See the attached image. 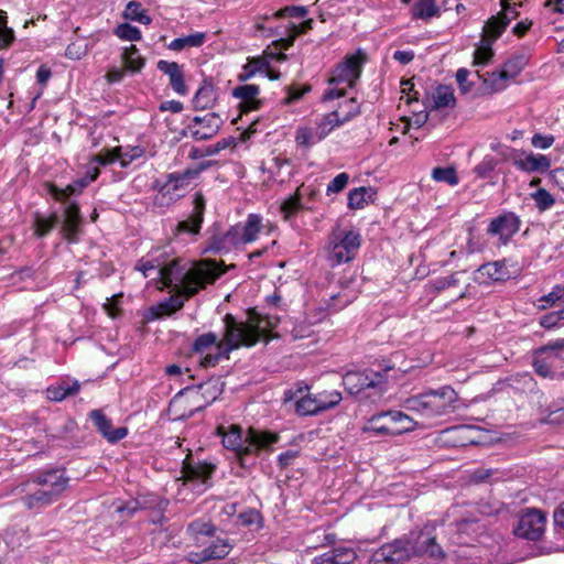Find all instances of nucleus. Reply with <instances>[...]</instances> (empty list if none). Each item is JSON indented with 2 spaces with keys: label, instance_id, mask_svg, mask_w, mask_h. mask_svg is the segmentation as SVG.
<instances>
[{
  "label": "nucleus",
  "instance_id": "obj_4",
  "mask_svg": "<svg viewBox=\"0 0 564 564\" xmlns=\"http://www.w3.org/2000/svg\"><path fill=\"white\" fill-rule=\"evenodd\" d=\"M457 399L452 387L443 386L408 398L404 408L424 417H438L451 413Z\"/></svg>",
  "mask_w": 564,
  "mask_h": 564
},
{
  "label": "nucleus",
  "instance_id": "obj_33",
  "mask_svg": "<svg viewBox=\"0 0 564 564\" xmlns=\"http://www.w3.org/2000/svg\"><path fill=\"white\" fill-rule=\"evenodd\" d=\"M225 343V337L223 338L221 341H218V336L213 333V332H209V333H205L203 335H199L193 343V346H192V349L194 352H197V354H205L207 352L210 348H215L217 350V352L215 355H218L220 352V349H219V346L221 344ZM210 354H206L202 359H200V365L203 367H208L207 365H205V358L208 357Z\"/></svg>",
  "mask_w": 564,
  "mask_h": 564
},
{
  "label": "nucleus",
  "instance_id": "obj_19",
  "mask_svg": "<svg viewBox=\"0 0 564 564\" xmlns=\"http://www.w3.org/2000/svg\"><path fill=\"white\" fill-rule=\"evenodd\" d=\"M210 165L209 162H202L197 167L186 169L183 172H174L167 175V180L162 187L166 193L185 191L194 183L199 174Z\"/></svg>",
  "mask_w": 564,
  "mask_h": 564
},
{
  "label": "nucleus",
  "instance_id": "obj_57",
  "mask_svg": "<svg viewBox=\"0 0 564 564\" xmlns=\"http://www.w3.org/2000/svg\"><path fill=\"white\" fill-rule=\"evenodd\" d=\"M383 413L386 421H388L389 424H392V426H399L400 423L408 422L409 425H412V430L414 429L413 420L405 413L401 411H387Z\"/></svg>",
  "mask_w": 564,
  "mask_h": 564
},
{
  "label": "nucleus",
  "instance_id": "obj_9",
  "mask_svg": "<svg viewBox=\"0 0 564 564\" xmlns=\"http://www.w3.org/2000/svg\"><path fill=\"white\" fill-rule=\"evenodd\" d=\"M564 338L556 339L547 345L539 348L533 359V368L535 372L547 379H554L561 372L564 358Z\"/></svg>",
  "mask_w": 564,
  "mask_h": 564
},
{
  "label": "nucleus",
  "instance_id": "obj_22",
  "mask_svg": "<svg viewBox=\"0 0 564 564\" xmlns=\"http://www.w3.org/2000/svg\"><path fill=\"white\" fill-rule=\"evenodd\" d=\"M511 159L512 164L524 173H544L551 167V160L544 154L518 152Z\"/></svg>",
  "mask_w": 564,
  "mask_h": 564
},
{
  "label": "nucleus",
  "instance_id": "obj_45",
  "mask_svg": "<svg viewBox=\"0 0 564 564\" xmlns=\"http://www.w3.org/2000/svg\"><path fill=\"white\" fill-rule=\"evenodd\" d=\"M15 41V34L12 28L8 26V15L4 10H0V51L9 48Z\"/></svg>",
  "mask_w": 564,
  "mask_h": 564
},
{
  "label": "nucleus",
  "instance_id": "obj_53",
  "mask_svg": "<svg viewBox=\"0 0 564 564\" xmlns=\"http://www.w3.org/2000/svg\"><path fill=\"white\" fill-rule=\"evenodd\" d=\"M562 321H564V308L543 315L540 318V325L550 329L562 325Z\"/></svg>",
  "mask_w": 564,
  "mask_h": 564
},
{
  "label": "nucleus",
  "instance_id": "obj_18",
  "mask_svg": "<svg viewBox=\"0 0 564 564\" xmlns=\"http://www.w3.org/2000/svg\"><path fill=\"white\" fill-rule=\"evenodd\" d=\"M501 12L490 18L485 26L484 32L491 40H497L509 23L518 17L517 3L510 4L508 0H500Z\"/></svg>",
  "mask_w": 564,
  "mask_h": 564
},
{
  "label": "nucleus",
  "instance_id": "obj_37",
  "mask_svg": "<svg viewBox=\"0 0 564 564\" xmlns=\"http://www.w3.org/2000/svg\"><path fill=\"white\" fill-rule=\"evenodd\" d=\"M441 9L435 0H417L412 7V18L427 21L434 17H440Z\"/></svg>",
  "mask_w": 564,
  "mask_h": 564
},
{
  "label": "nucleus",
  "instance_id": "obj_15",
  "mask_svg": "<svg viewBox=\"0 0 564 564\" xmlns=\"http://www.w3.org/2000/svg\"><path fill=\"white\" fill-rule=\"evenodd\" d=\"M520 225V218L514 213L505 212L490 220L487 234L498 237L499 243L507 246L519 231Z\"/></svg>",
  "mask_w": 564,
  "mask_h": 564
},
{
  "label": "nucleus",
  "instance_id": "obj_2",
  "mask_svg": "<svg viewBox=\"0 0 564 564\" xmlns=\"http://www.w3.org/2000/svg\"><path fill=\"white\" fill-rule=\"evenodd\" d=\"M279 324V317L273 315H260L256 311L248 314L245 322H239L231 314L224 317L225 343L219 346L218 355H209L205 358V365L216 366L221 359H229V354L242 346H254L262 336Z\"/></svg>",
  "mask_w": 564,
  "mask_h": 564
},
{
  "label": "nucleus",
  "instance_id": "obj_10",
  "mask_svg": "<svg viewBox=\"0 0 564 564\" xmlns=\"http://www.w3.org/2000/svg\"><path fill=\"white\" fill-rule=\"evenodd\" d=\"M64 469H47L37 475V505L55 501L68 485Z\"/></svg>",
  "mask_w": 564,
  "mask_h": 564
},
{
  "label": "nucleus",
  "instance_id": "obj_41",
  "mask_svg": "<svg viewBox=\"0 0 564 564\" xmlns=\"http://www.w3.org/2000/svg\"><path fill=\"white\" fill-rule=\"evenodd\" d=\"M301 200L302 194L301 187H299L293 195H290L282 202L280 210L285 220H290L293 216L297 214L299 210L303 208Z\"/></svg>",
  "mask_w": 564,
  "mask_h": 564
},
{
  "label": "nucleus",
  "instance_id": "obj_30",
  "mask_svg": "<svg viewBox=\"0 0 564 564\" xmlns=\"http://www.w3.org/2000/svg\"><path fill=\"white\" fill-rule=\"evenodd\" d=\"M362 431L365 433H372L377 436H394L412 431V425L392 426V424H389L388 421H386L384 413L381 412L372 415L364 426Z\"/></svg>",
  "mask_w": 564,
  "mask_h": 564
},
{
  "label": "nucleus",
  "instance_id": "obj_46",
  "mask_svg": "<svg viewBox=\"0 0 564 564\" xmlns=\"http://www.w3.org/2000/svg\"><path fill=\"white\" fill-rule=\"evenodd\" d=\"M557 302H564V284H556L551 292L538 300V308L546 310L554 306Z\"/></svg>",
  "mask_w": 564,
  "mask_h": 564
},
{
  "label": "nucleus",
  "instance_id": "obj_60",
  "mask_svg": "<svg viewBox=\"0 0 564 564\" xmlns=\"http://www.w3.org/2000/svg\"><path fill=\"white\" fill-rule=\"evenodd\" d=\"M470 72L467 68H458L456 72V82L458 87L463 94H468L471 91L474 84L468 80Z\"/></svg>",
  "mask_w": 564,
  "mask_h": 564
},
{
  "label": "nucleus",
  "instance_id": "obj_55",
  "mask_svg": "<svg viewBox=\"0 0 564 564\" xmlns=\"http://www.w3.org/2000/svg\"><path fill=\"white\" fill-rule=\"evenodd\" d=\"M349 175L346 172L337 174L327 185L326 194H337L341 192L348 184Z\"/></svg>",
  "mask_w": 564,
  "mask_h": 564
},
{
  "label": "nucleus",
  "instance_id": "obj_32",
  "mask_svg": "<svg viewBox=\"0 0 564 564\" xmlns=\"http://www.w3.org/2000/svg\"><path fill=\"white\" fill-rule=\"evenodd\" d=\"M79 390L80 383L78 380H62L46 389V398L51 401L59 402L67 397L77 394Z\"/></svg>",
  "mask_w": 564,
  "mask_h": 564
},
{
  "label": "nucleus",
  "instance_id": "obj_42",
  "mask_svg": "<svg viewBox=\"0 0 564 564\" xmlns=\"http://www.w3.org/2000/svg\"><path fill=\"white\" fill-rule=\"evenodd\" d=\"M215 531V525L203 519L195 520L187 527V533L196 541H198L200 536H213Z\"/></svg>",
  "mask_w": 564,
  "mask_h": 564
},
{
  "label": "nucleus",
  "instance_id": "obj_48",
  "mask_svg": "<svg viewBox=\"0 0 564 564\" xmlns=\"http://www.w3.org/2000/svg\"><path fill=\"white\" fill-rule=\"evenodd\" d=\"M113 34L120 40L137 42L142 39L141 31L129 23H121L115 30Z\"/></svg>",
  "mask_w": 564,
  "mask_h": 564
},
{
  "label": "nucleus",
  "instance_id": "obj_34",
  "mask_svg": "<svg viewBox=\"0 0 564 564\" xmlns=\"http://www.w3.org/2000/svg\"><path fill=\"white\" fill-rule=\"evenodd\" d=\"M478 272L486 278L481 281L482 283L503 281L509 276L505 260L485 263L478 268Z\"/></svg>",
  "mask_w": 564,
  "mask_h": 564
},
{
  "label": "nucleus",
  "instance_id": "obj_6",
  "mask_svg": "<svg viewBox=\"0 0 564 564\" xmlns=\"http://www.w3.org/2000/svg\"><path fill=\"white\" fill-rule=\"evenodd\" d=\"M262 228V217L250 214L245 223L230 227L225 234L214 237L212 247L218 252H228L239 246L253 242Z\"/></svg>",
  "mask_w": 564,
  "mask_h": 564
},
{
  "label": "nucleus",
  "instance_id": "obj_63",
  "mask_svg": "<svg viewBox=\"0 0 564 564\" xmlns=\"http://www.w3.org/2000/svg\"><path fill=\"white\" fill-rule=\"evenodd\" d=\"M498 471L491 468H478L471 474V480L476 484L488 482Z\"/></svg>",
  "mask_w": 564,
  "mask_h": 564
},
{
  "label": "nucleus",
  "instance_id": "obj_59",
  "mask_svg": "<svg viewBox=\"0 0 564 564\" xmlns=\"http://www.w3.org/2000/svg\"><path fill=\"white\" fill-rule=\"evenodd\" d=\"M323 119L326 121V124L330 127L332 130H334L337 127L343 126L344 123L349 121V116L346 112L341 111H332L323 117Z\"/></svg>",
  "mask_w": 564,
  "mask_h": 564
},
{
  "label": "nucleus",
  "instance_id": "obj_21",
  "mask_svg": "<svg viewBox=\"0 0 564 564\" xmlns=\"http://www.w3.org/2000/svg\"><path fill=\"white\" fill-rule=\"evenodd\" d=\"M221 120L215 112L196 116L192 119L188 129L196 140H208L219 130Z\"/></svg>",
  "mask_w": 564,
  "mask_h": 564
},
{
  "label": "nucleus",
  "instance_id": "obj_14",
  "mask_svg": "<svg viewBox=\"0 0 564 564\" xmlns=\"http://www.w3.org/2000/svg\"><path fill=\"white\" fill-rule=\"evenodd\" d=\"M527 64L528 57L524 54L512 56L503 63L500 70L492 72L485 83L495 91L503 90L507 82L517 77Z\"/></svg>",
  "mask_w": 564,
  "mask_h": 564
},
{
  "label": "nucleus",
  "instance_id": "obj_54",
  "mask_svg": "<svg viewBox=\"0 0 564 564\" xmlns=\"http://www.w3.org/2000/svg\"><path fill=\"white\" fill-rule=\"evenodd\" d=\"M308 10L304 6H289L275 12L276 18H296L302 19L307 14Z\"/></svg>",
  "mask_w": 564,
  "mask_h": 564
},
{
  "label": "nucleus",
  "instance_id": "obj_35",
  "mask_svg": "<svg viewBox=\"0 0 564 564\" xmlns=\"http://www.w3.org/2000/svg\"><path fill=\"white\" fill-rule=\"evenodd\" d=\"M270 67L269 61L263 56L248 57L247 64L242 66V70L238 74L239 82H247L258 73H264Z\"/></svg>",
  "mask_w": 564,
  "mask_h": 564
},
{
  "label": "nucleus",
  "instance_id": "obj_40",
  "mask_svg": "<svg viewBox=\"0 0 564 564\" xmlns=\"http://www.w3.org/2000/svg\"><path fill=\"white\" fill-rule=\"evenodd\" d=\"M216 100V91L212 85L199 87L193 98V106L196 110H205L213 107Z\"/></svg>",
  "mask_w": 564,
  "mask_h": 564
},
{
  "label": "nucleus",
  "instance_id": "obj_36",
  "mask_svg": "<svg viewBox=\"0 0 564 564\" xmlns=\"http://www.w3.org/2000/svg\"><path fill=\"white\" fill-rule=\"evenodd\" d=\"M79 225H80L79 208L76 205H70L66 209L65 220H64V225H63V230L65 232V237L69 242H75L77 240Z\"/></svg>",
  "mask_w": 564,
  "mask_h": 564
},
{
  "label": "nucleus",
  "instance_id": "obj_28",
  "mask_svg": "<svg viewBox=\"0 0 564 564\" xmlns=\"http://www.w3.org/2000/svg\"><path fill=\"white\" fill-rule=\"evenodd\" d=\"M156 67L163 74L169 76V84L177 95L185 96L188 94V88L184 78V70L178 63L160 59Z\"/></svg>",
  "mask_w": 564,
  "mask_h": 564
},
{
  "label": "nucleus",
  "instance_id": "obj_44",
  "mask_svg": "<svg viewBox=\"0 0 564 564\" xmlns=\"http://www.w3.org/2000/svg\"><path fill=\"white\" fill-rule=\"evenodd\" d=\"M118 152V161L121 167H128L133 161L142 158L144 155V149L142 147H117Z\"/></svg>",
  "mask_w": 564,
  "mask_h": 564
},
{
  "label": "nucleus",
  "instance_id": "obj_23",
  "mask_svg": "<svg viewBox=\"0 0 564 564\" xmlns=\"http://www.w3.org/2000/svg\"><path fill=\"white\" fill-rule=\"evenodd\" d=\"M232 549L228 539H216L200 552H189L187 558L195 564L226 557Z\"/></svg>",
  "mask_w": 564,
  "mask_h": 564
},
{
  "label": "nucleus",
  "instance_id": "obj_58",
  "mask_svg": "<svg viewBox=\"0 0 564 564\" xmlns=\"http://www.w3.org/2000/svg\"><path fill=\"white\" fill-rule=\"evenodd\" d=\"M323 119L326 121V124L330 127L332 130H334L337 127L343 126L344 123L349 121V116L346 112L341 111H332L323 117Z\"/></svg>",
  "mask_w": 564,
  "mask_h": 564
},
{
  "label": "nucleus",
  "instance_id": "obj_31",
  "mask_svg": "<svg viewBox=\"0 0 564 564\" xmlns=\"http://www.w3.org/2000/svg\"><path fill=\"white\" fill-rule=\"evenodd\" d=\"M356 553L348 547H336L313 560V564H352Z\"/></svg>",
  "mask_w": 564,
  "mask_h": 564
},
{
  "label": "nucleus",
  "instance_id": "obj_17",
  "mask_svg": "<svg viewBox=\"0 0 564 564\" xmlns=\"http://www.w3.org/2000/svg\"><path fill=\"white\" fill-rule=\"evenodd\" d=\"M99 167L96 165H89L86 170V173L83 177L77 178L72 184L67 185L65 188H58L54 184L45 183L44 187L47 193L52 195L57 200H63L72 195L80 193L86 186L97 180L99 176Z\"/></svg>",
  "mask_w": 564,
  "mask_h": 564
},
{
  "label": "nucleus",
  "instance_id": "obj_25",
  "mask_svg": "<svg viewBox=\"0 0 564 564\" xmlns=\"http://www.w3.org/2000/svg\"><path fill=\"white\" fill-rule=\"evenodd\" d=\"M423 105L430 110L454 108L456 105L454 89L447 85H438L425 96Z\"/></svg>",
  "mask_w": 564,
  "mask_h": 564
},
{
  "label": "nucleus",
  "instance_id": "obj_61",
  "mask_svg": "<svg viewBox=\"0 0 564 564\" xmlns=\"http://www.w3.org/2000/svg\"><path fill=\"white\" fill-rule=\"evenodd\" d=\"M492 55L494 53L489 45H484L476 48L474 53V65H487L490 62Z\"/></svg>",
  "mask_w": 564,
  "mask_h": 564
},
{
  "label": "nucleus",
  "instance_id": "obj_3",
  "mask_svg": "<svg viewBox=\"0 0 564 564\" xmlns=\"http://www.w3.org/2000/svg\"><path fill=\"white\" fill-rule=\"evenodd\" d=\"M218 434L223 437V444L227 449L237 454L240 458L256 455L260 451H269L279 441L276 433L249 427L245 433L238 425L228 429L218 427Z\"/></svg>",
  "mask_w": 564,
  "mask_h": 564
},
{
  "label": "nucleus",
  "instance_id": "obj_16",
  "mask_svg": "<svg viewBox=\"0 0 564 564\" xmlns=\"http://www.w3.org/2000/svg\"><path fill=\"white\" fill-rule=\"evenodd\" d=\"M545 529V516L535 509H528L519 519L514 534L519 538L536 541Z\"/></svg>",
  "mask_w": 564,
  "mask_h": 564
},
{
  "label": "nucleus",
  "instance_id": "obj_20",
  "mask_svg": "<svg viewBox=\"0 0 564 564\" xmlns=\"http://www.w3.org/2000/svg\"><path fill=\"white\" fill-rule=\"evenodd\" d=\"M205 203L206 202L203 194L195 193L193 200V212L187 219L177 223L175 226V235H196L199 232L204 218Z\"/></svg>",
  "mask_w": 564,
  "mask_h": 564
},
{
  "label": "nucleus",
  "instance_id": "obj_12",
  "mask_svg": "<svg viewBox=\"0 0 564 564\" xmlns=\"http://www.w3.org/2000/svg\"><path fill=\"white\" fill-rule=\"evenodd\" d=\"M216 466L206 462L189 463L184 460L182 467L183 486H188L195 494L200 495L210 487V479Z\"/></svg>",
  "mask_w": 564,
  "mask_h": 564
},
{
  "label": "nucleus",
  "instance_id": "obj_52",
  "mask_svg": "<svg viewBox=\"0 0 564 564\" xmlns=\"http://www.w3.org/2000/svg\"><path fill=\"white\" fill-rule=\"evenodd\" d=\"M531 198L541 212L550 209L555 204L554 197L544 188H539L532 193Z\"/></svg>",
  "mask_w": 564,
  "mask_h": 564
},
{
  "label": "nucleus",
  "instance_id": "obj_8",
  "mask_svg": "<svg viewBox=\"0 0 564 564\" xmlns=\"http://www.w3.org/2000/svg\"><path fill=\"white\" fill-rule=\"evenodd\" d=\"M387 367L382 371L366 369L362 371H347L343 376V384L349 394H359L367 390H371V395H381L387 390V373L390 370Z\"/></svg>",
  "mask_w": 564,
  "mask_h": 564
},
{
  "label": "nucleus",
  "instance_id": "obj_49",
  "mask_svg": "<svg viewBox=\"0 0 564 564\" xmlns=\"http://www.w3.org/2000/svg\"><path fill=\"white\" fill-rule=\"evenodd\" d=\"M317 134L315 129L308 127H299L295 132V141L299 145L304 148H311L312 145L321 142L316 139Z\"/></svg>",
  "mask_w": 564,
  "mask_h": 564
},
{
  "label": "nucleus",
  "instance_id": "obj_62",
  "mask_svg": "<svg viewBox=\"0 0 564 564\" xmlns=\"http://www.w3.org/2000/svg\"><path fill=\"white\" fill-rule=\"evenodd\" d=\"M118 152L116 148H113L112 150L110 151H106V152H102V153H99V154H96L93 159H91V163L93 164H96L97 165H107V164H111L116 161H118Z\"/></svg>",
  "mask_w": 564,
  "mask_h": 564
},
{
  "label": "nucleus",
  "instance_id": "obj_13",
  "mask_svg": "<svg viewBox=\"0 0 564 564\" xmlns=\"http://www.w3.org/2000/svg\"><path fill=\"white\" fill-rule=\"evenodd\" d=\"M410 539L402 536L375 551L368 564H398L411 557Z\"/></svg>",
  "mask_w": 564,
  "mask_h": 564
},
{
  "label": "nucleus",
  "instance_id": "obj_26",
  "mask_svg": "<svg viewBox=\"0 0 564 564\" xmlns=\"http://www.w3.org/2000/svg\"><path fill=\"white\" fill-rule=\"evenodd\" d=\"M89 417L98 432L110 443H116L124 438L128 434L127 427L113 429L111 421L102 413L101 410H93Z\"/></svg>",
  "mask_w": 564,
  "mask_h": 564
},
{
  "label": "nucleus",
  "instance_id": "obj_43",
  "mask_svg": "<svg viewBox=\"0 0 564 564\" xmlns=\"http://www.w3.org/2000/svg\"><path fill=\"white\" fill-rule=\"evenodd\" d=\"M372 189L370 187H357L348 193V207L350 209L364 208L368 203V198L371 197Z\"/></svg>",
  "mask_w": 564,
  "mask_h": 564
},
{
  "label": "nucleus",
  "instance_id": "obj_11",
  "mask_svg": "<svg viewBox=\"0 0 564 564\" xmlns=\"http://www.w3.org/2000/svg\"><path fill=\"white\" fill-rule=\"evenodd\" d=\"M341 400V393L337 390L307 393L296 401L295 411L303 416L316 415L337 406Z\"/></svg>",
  "mask_w": 564,
  "mask_h": 564
},
{
  "label": "nucleus",
  "instance_id": "obj_51",
  "mask_svg": "<svg viewBox=\"0 0 564 564\" xmlns=\"http://www.w3.org/2000/svg\"><path fill=\"white\" fill-rule=\"evenodd\" d=\"M498 161L491 155H485L484 159L474 167V173L480 178L490 177L496 170Z\"/></svg>",
  "mask_w": 564,
  "mask_h": 564
},
{
  "label": "nucleus",
  "instance_id": "obj_50",
  "mask_svg": "<svg viewBox=\"0 0 564 564\" xmlns=\"http://www.w3.org/2000/svg\"><path fill=\"white\" fill-rule=\"evenodd\" d=\"M432 177L436 182H443L452 186L458 184V176L456 174V171L454 167L451 166L433 169Z\"/></svg>",
  "mask_w": 564,
  "mask_h": 564
},
{
  "label": "nucleus",
  "instance_id": "obj_47",
  "mask_svg": "<svg viewBox=\"0 0 564 564\" xmlns=\"http://www.w3.org/2000/svg\"><path fill=\"white\" fill-rule=\"evenodd\" d=\"M123 17L131 21H137L142 24H150L152 19L145 13L141 3L137 1H130L126 6Z\"/></svg>",
  "mask_w": 564,
  "mask_h": 564
},
{
  "label": "nucleus",
  "instance_id": "obj_64",
  "mask_svg": "<svg viewBox=\"0 0 564 564\" xmlns=\"http://www.w3.org/2000/svg\"><path fill=\"white\" fill-rule=\"evenodd\" d=\"M554 137L552 134L535 133L531 139V144L536 149H549L554 143Z\"/></svg>",
  "mask_w": 564,
  "mask_h": 564
},
{
  "label": "nucleus",
  "instance_id": "obj_27",
  "mask_svg": "<svg viewBox=\"0 0 564 564\" xmlns=\"http://www.w3.org/2000/svg\"><path fill=\"white\" fill-rule=\"evenodd\" d=\"M174 291L177 292V294L170 296L169 299H165L158 303L156 305H153L149 308L148 314L145 315L147 321H154L158 318H161L165 315H171L177 311H180L184 306V299H188L189 296H186L183 294L180 290L175 289L174 286H170Z\"/></svg>",
  "mask_w": 564,
  "mask_h": 564
},
{
  "label": "nucleus",
  "instance_id": "obj_24",
  "mask_svg": "<svg viewBox=\"0 0 564 564\" xmlns=\"http://www.w3.org/2000/svg\"><path fill=\"white\" fill-rule=\"evenodd\" d=\"M410 545L412 546V555H430L431 557H443L444 553L441 546L435 542V538L427 532L411 533Z\"/></svg>",
  "mask_w": 564,
  "mask_h": 564
},
{
  "label": "nucleus",
  "instance_id": "obj_56",
  "mask_svg": "<svg viewBox=\"0 0 564 564\" xmlns=\"http://www.w3.org/2000/svg\"><path fill=\"white\" fill-rule=\"evenodd\" d=\"M335 111L346 112L349 116V121L360 113V105L356 98L351 97L340 102Z\"/></svg>",
  "mask_w": 564,
  "mask_h": 564
},
{
  "label": "nucleus",
  "instance_id": "obj_7",
  "mask_svg": "<svg viewBox=\"0 0 564 564\" xmlns=\"http://www.w3.org/2000/svg\"><path fill=\"white\" fill-rule=\"evenodd\" d=\"M361 57L349 55L336 66L328 79L329 87L323 94V100H334L345 96L346 89L355 86L361 74Z\"/></svg>",
  "mask_w": 564,
  "mask_h": 564
},
{
  "label": "nucleus",
  "instance_id": "obj_5",
  "mask_svg": "<svg viewBox=\"0 0 564 564\" xmlns=\"http://www.w3.org/2000/svg\"><path fill=\"white\" fill-rule=\"evenodd\" d=\"M362 238L352 226L336 224L327 238V260L332 267L352 261L359 252Z\"/></svg>",
  "mask_w": 564,
  "mask_h": 564
},
{
  "label": "nucleus",
  "instance_id": "obj_29",
  "mask_svg": "<svg viewBox=\"0 0 564 564\" xmlns=\"http://www.w3.org/2000/svg\"><path fill=\"white\" fill-rule=\"evenodd\" d=\"M259 94V86L253 84L240 85L232 90V96L240 100L239 109L245 113L260 109L262 102L258 98Z\"/></svg>",
  "mask_w": 564,
  "mask_h": 564
},
{
  "label": "nucleus",
  "instance_id": "obj_1",
  "mask_svg": "<svg viewBox=\"0 0 564 564\" xmlns=\"http://www.w3.org/2000/svg\"><path fill=\"white\" fill-rule=\"evenodd\" d=\"M135 269L142 272L144 278L155 271L164 288L174 286L186 296L195 295L225 273V270H220L217 262L212 260H203L186 267L182 265L177 259L163 265L156 258H142L138 261Z\"/></svg>",
  "mask_w": 564,
  "mask_h": 564
},
{
  "label": "nucleus",
  "instance_id": "obj_39",
  "mask_svg": "<svg viewBox=\"0 0 564 564\" xmlns=\"http://www.w3.org/2000/svg\"><path fill=\"white\" fill-rule=\"evenodd\" d=\"M206 34L196 32L183 37H177L171 41L167 47L172 51L180 52L186 47H199L205 43Z\"/></svg>",
  "mask_w": 564,
  "mask_h": 564
},
{
  "label": "nucleus",
  "instance_id": "obj_38",
  "mask_svg": "<svg viewBox=\"0 0 564 564\" xmlns=\"http://www.w3.org/2000/svg\"><path fill=\"white\" fill-rule=\"evenodd\" d=\"M124 68L131 73H139L144 67L145 59L141 56L135 45L126 47L122 52Z\"/></svg>",
  "mask_w": 564,
  "mask_h": 564
}]
</instances>
